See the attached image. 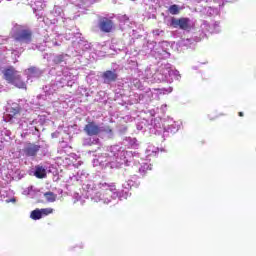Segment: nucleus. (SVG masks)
<instances>
[{
  "mask_svg": "<svg viewBox=\"0 0 256 256\" xmlns=\"http://www.w3.org/2000/svg\"><path fill=\"white\" fill-rule=\"evenodd\" d=\"M89 179H91V176L87 170H79L76 174V181H81V183H87Z\"/></svg>",
  "mask_w": 256,
  "mask_h": 256,
  "instance_id": "nucleus-21",
  "label": "nucleus"
},
{
  "mask_svg": "<svg viewBox=\"0 0 256 256\" xmlns=\"http://www.w3.org/2000/svg\"><path fill=\"white\" fill-rule=\"evenodd\" d=\"M158 153H159V148L153 145L148 146L146 149L147 157H155V155H157Z\"/></svg>",
  "mask_w": 256,
  "mask_h": 256,
  "instance_id": "nucleus-27",
  "label": "nucleus"
},
{
  "mask_svg": "<svg viewBox=\"0 0 256 256\" xmlns=\"http://www.w3.org/2000/svg\"><path fill=\"white\" fill-rule=\"evenodd\" d=\"M146 127L151 135H161L162 133H166V127L163 125V120L160 118L152 119Z\"/></svg>",
  "mask_w": 256,
  "mask_h": 256,
  "instance_id": "nucleus-11",
  "label": "nucleus"
},
{
  "mask_svg": "<svg viewBox=\"0 0 256 256\" xmlns=\"http://www.w3.org/2000/svg\"><path fill=\"white\" fill-rule=\"evenodd\" d=\"M5 201V203H16L17 202V199H15V197H13V198H7V199H5L4 200Z\"/></svg>",
  "mask_w": 256,
  "mask_h": 256,
  "instance_id": "nucleus-41",
  "label": "nucleus"
},
{
  "mask_svg": "<svg viewBox=\"0 0 256 256\" xmlns=\"http://www.w3.org/2000/svg\"><path fill=\"white\" fill-rule=\"evenodd\" d=\"M147 171H151V165L144 163L143 165H141V167L139 168V173H141V175H145V173Z\"/></svg>",
  "mask_w": 256,
  "mask_h": 256,
  "instance_id": "nucleus-32",
  "label": "nucleus"
},
{
  "mask_svg": "<svg viewBox=\"0 0 256 256\" xmlns=\"http://www.w3.org/2000/svg\"><path fill=\"white\" fill-rule=\"evenodd\" d=\"M172 24L175 27H180L184 31H189L192 27L191 20L189 18L173 19Z\"/></svg>",
  "mask_w": 256,
  "mask_h": 256,
  "instance_id": "nucleus-15",
  "label": "nucleus"
},
{
  "mask_svg": "<svg viewBox=\"0 0 256 256\" xmlns=\"http://www.w3.org/2000/svg\"><path fill=\"white\" fill-rule=\"evenodd\" d=\"M138 99V103H149L151 99H153V91H151V88H145L144 92H140L139 94H136Z\"/></svg>",
  "mask_w": 256,
  "mask_h": 256,
  "instance_id": "nucleus-16",
  "label": "nucleus"
},
{
  "mask_svg": "<svg viewBox=\"0 0 256 256\" xmlns=\"http://www.w3.org/2000/svg\"><path fill=\"white\" fill-rule=\"evenodd\" d=\"M3 75L4 79L7 83H10V85H14V87H17L18 89H27V84L21 79V74H19L15 68H7L4 70Z\"/></svg>",
  "mask_w": 256,
  "mask_h": 256,
  "instance_id": "nucleus-8",
  "label": "nucleus"
},
{
  "mask_svg": "<svg viewBox=\"0 0 256 256\" xmlns=\"http://www.w3.org/2000/svg\"><path fill=\"white\" fill-rule=\"evenodd\" d=\"M11 35L20 45H29L33 41V32L27 26L15 24L11 30Z\"/></svg>",
  "mask_w": 256,
  "mask_h": 256,
  "instance_id": "nucleus-5",
  "label": "nucleus"
},
{
  "mask_svg": "<svg viewBox=\"0 0 256 256\" xmlns=\"http://www.w3.org/2000/svg\"><path fill=\"white\" fill-rule=\"evenodd\" d=\"M25 75L27 76L28 81H31V79H39V77L43 75V70L37 67H30L25 70Z\"/></svg>",
  "mask_w": 256,
  "mask_h": 256,
  "instance_id": "nucleus-17",
  "label": "nucleus"
},
{
  "mask_svg": "<svg viewBox=\"0 0 256 256\" xmlns=\"http://www.w3.org/2000/svg\"><path fill=\"white\" fill-rule=\"evenodd\" d=\"M69 59H71V56H69L68 54H56L53 56L52 61L53 63H55V65H60L61 67H65Z\"/></svg>",
  "mask_w": 256,
  "mask_h": 256,
  "instance_id": "nucleus-18",
  "label": "nucleus"
},
{
  "mask_svg": "<svg viewBox=\"0 0 256 256\" xmlns=\"http://www.w3.org/2000/svg\"><path fill=\"white\" fill-rule=\"evenodd\" d=\"M179 124L177 122H172L171 124H168L166 127V133H177L179 131Z\"/></svg>",
  "mask_w": 256,
  "mask_h": 256,
  "instance_id": "nucleus-28",
  "label": "nucleus"
},
{
  "mask_svg": "<svg viewBox=\"0 0 256 256\" xmlns=\"http://www.w3.org/2000/svg\"><path fill=\"white\" fill-rule=\"evenodd\" d=\"M51 213H53V208L35 209L31 212L30 217L33 221H39V219H43V217L51 215Z\"/></svg>",
  "mask_w": 256,
  "mask_h": 256,
  "instance_id": "nucleus-13",
  "label": "nucleus"
},
{
  "mask_svg": "<svg viewBox=\"0 0 256 256\" xmlns=\"http://www.w3.org/2000/svg\"><path fill=\"white\" fill-rule=\"evenodd\" d=\"M136 127H137L138 131H147V126L144 127L143 122L138 123Z\"/></svg>",
  "mask_w": 256,
  "mask_h": 256,
  "instance_id": "nucleus-37",
  "label": "nucleus"
},
{
  "mask_svg": "<svg viewBox=\"0 0 256 256\" xmlns=\"http://www.w3.org/2000/svg\"><path fill=\"white\" fill-rule=\"evenodd\" d=\"M0 197H5V191L0 190Z\"/></svg>",
  "mask_w": 256,
  "mask_h": 256,
  "instance_id": "nucleus-50",
  "label": "nucleus"
},
{
  "mask_svg": "<svg viewBox=\"0 0 256 256\" xmlns=\"http://www.w3.org/2000/svg\"><path fill=\"white\" fill-rule=\"evenodd\" d=\"M99 29L104 33H111L113 30V21L109 20L108 18H103L99 22Z\"/></svg>",
  "mask_w": 256,
  "mask_h": 256,
  "instance_id": "nucleus-20",
  "label": "nucleus"
},
{
  "mask_svg": "<svg viewBox=\"0 0 256 256\" xmlns=\"http://www.w3.org/2000/svg\"><path fill=\"white\" fill-rule=\"evenodd\" d=\"M4 41H7V39H3V36H0V45H3Z\"/></svg>",
  "mask_w": 256,
  "mask_h": 256,
  "instance_id": "nucleus-49",
  "label": "nucleus"
},
{
  "mask_svg": "<svg viewBox=\"0 0 256 256\" xmlns=\"http://www.w3.org/2000/svg\"><path fill=\"white\" fill-rule=\"evenodd\" d=\"M45 47H59L61 45L57 42V39L53 38V36H44Z\"/></svg>",
  "mask_w": 256,
  "mask_h": 256,
  "instance_id": "nucleus-23",
  "label": "nucleus"
},
{
  "mask_svg": "<svg viewBox=\"0 0 256 256\" xmlns=\"http://www.w3.org/2000/svg\"><path fill=\"white\" fill-rule=\"evenodd\" d=\"M98 187L101 190L100 193H97L94 197L95 203L102 201L105 205L109 203H115L117 199H127V192H119L115 186V183L99 182Z\"/></svg>",
  "mask_w": 256,
  "mask_h": 256,
  "instance_id": "nucleus-2",
  "label": "nucleus"
},
{
  "mask_svg": "<svg viewBox=\"0 0 256 256\" xmlns=\"http://www.w3.org/2000/svg\"><path fill=\"white\" fill-rule=\"evenodd\" d=\"M168 11L171 15H179V6L176 4L171 5Z\"/></svg>",
  "mask_w": 256,
  "mask_h": 256,
  "instance_id": "nucleus-34",
  "label": "nucleus"
},
{
  "mask_svg": "<svg viewBox=\"0 0 256 256\" xmlns=\"http://www.w3.org/2000/svg\"><path fill=\"white\" fill-rule=\"evenodd\" d=\"M124 189H131V187H139V184L133 180H128L123 184Z\"/></svg>",
  "mask_w": 256,
  "mask_h": 256,
  "instance_id": "nucleus-33",
  "label": "nucleus"
},
{
  "mask_svg": "<svg viewBox=\"0 0 256 256\" xmlns=\"http://www.w3.org/2000/svg\"><path fill=\"white\" fill-rule=\"evenodd\" d=\"M160 111H161V113H165V111H167V104H163V105L160 107Z\"/></svg>",
  "mask_w": 256,
  "mask_h": 256,
  "instance_id": "nucleus-44",
  "label": "nucleus"
},
{
  "mask_svg": "<svg viewBox=\"0 0 256 256\" xmlns=\"http://www.w3.org/2000/svg\"><path fill=\"white\" fill-rule=\"evenodd\" d=\"M0 177L6 181V183L21 181V179L25 177V171L21 170L19 166L5 160L0 163Z\"/></svg>",
  "mask_w": 256,
  "mask_h": 256,
  "instance_id": "nucleus-3",
  "label": "nucleus"
},
{
  "mask_svg": "<svg viewBox=\"0 0 256 256\" xmlns=\"http://www.w3.org/2000/svg\"><path fill=\"white\" fill-rule=\"evenodd\" d=\"M129 65H131L132 69H135L137 67V61L136 60H128Z\"/></svg>",
  "mask_w": 256,
  "mask_h": 256,
  "instance_id": "nucleus-38",
  "label": "nucleus"
},
{
  "mask_svg": "<svg viewBox=\"0 0 256 256\" xmlns=\"http://www.w3.org/2000/svg\"><path fill=\"white\" fill-rule=\"evenodd\" d=\"M173 75H175L177 81H179V79H181V74H179V71H177V70L174 71V72H173Z\"/></svg>",
  "mask_w": 256,
  "mask_h": 256,
  "instance_id": "nucleus-43",
  "label": "nucleus"
},
{
  "mask_svg": "<svg viewBox=\"0 0 256 256\" xmlns=\"http://www.w3.org/2000/svg\"><path fill=\"white\" fill-rule=\"evenodd\" d=\"M161 33H163V30H159V29L153 30V35L155 37H159V35H161Z\"/></svg>",
  "mask_w": 256,
  "mask_h": 256,
  "instance_id": "nucleus-39",
  "label": "nucleus"
},
{
  "mask_svg": "<svg viewBox=\"0 0 256 256\" xmlns=\"http://www.w3.org/2000/svg\"><path fill=\"white\" fill-rule=\"evenodd\" d=\"M13 52L12 53H17V50H12Z\"/></svg>",
  "mask_w": 256,
  "mask_h": 256,
  "instance_id": "nucleus-53",
  "label": "nucleus"
},
{
  "mask_svg": "<svg viewBox=\"0 0 256 256\" xmlns=\"http://www.w3.org/2000/svg\"><path fill=\"white\" fill-rule=\"evenodd\" d=\"M35 123H37V121H36V120L28 121V122H27V125H35Z\"/></svg>",
  "mask_w": 256,
  "mask_h": 256,
  "instance_id": "nucleus-48",
  "label": "nucleus"
},
{
  "mask_svg": "<svg viewBox=\"0 0 256 256\" xmlns=\"http://www.w3.org/2000/svg\"><path fill=\"white\" fill-rule=\"evenodd\" d=\"M93 166H94V167H99V166H101V162H99V157L93 160Z\"/></svg>",
  "mask_w": 256,
  "mask_h": 256,
  "instance_id": "nucleus-40",
  "label": "nucleus"
},
{
  "mask_svg": "<svg viewBox=\"0 0 256 256\" xmlns=\"http://www.w3.org/2000/svg\"><path fill=\"white\" fill-rule=\"evenodd\" d=\"M66 37L67 39H76L73 41V47L78 55H83L85 51L91 49V44L87 40L81 38V33L79 32H68Z\"/></svg>",
  "mask_w": 256,
  "mask_h": 256,
  "instance_id": "nucleus-9",
  "label": "nucleus"
},
{
  "mask_svg": "<svg viewBox=\"0 0 256 256\" xmlns=\"http://www.w3.org/2000/svg\"><path fill=\"white\" fill-rule=\"evenodd\" d=\"M34 175L37 179H45V177H47V168L39 165L36 166Z\"/></svg>",
  "mask_w": 256,
  "mask_h": 256,
  "instance_id": "nucleus-22",
  "label": "nucleus"
},
{
  "mask_svg": "<svg viewBox=\"0 0 256 256\" xmlns=\"http://www.w3.org/2000/svg\"><path fill=\"white\" fill-rule=\"evenodd\" d=\"M119 75L117 74L116 70H108L103 72L102 74V81L105 85H111V83H115Z\"/></svg>",
  "mask_w": 256,
  "mask_h": 256,
  "instance_id": "nucleus-14",
  "label": "nucleus"
},
{
  "mask_svg": "<svg viewBox=\"0 0 256 256\" xmlns=\"http://www.w3.org/2000/svg\"><path fill=\"white\" fill-rule=\"evenodd\" d=\"M56 69H59V66Z\"/></svg>",
  "mask_w": 256,
  "mask_h": 256,
  "instance_id": "nucleus-56",
  "label": "nucleus"
},
{
  "mask_svg": "<svg viewBox=\"0 0 256 256\" xmlns=\"http://www.w3.org/2000/svg\"><path fill=\"white\" fill-rule=\"evenodd\" d=\"M84 132L89 137H95V135H99L101 133H105L107 135L108 139H113V129L109 126H103V125H97L95 122H89L84 127Z\"/></svg>",
  "mask_w": 256,
  "mask_h": 256,
  "instance_id": "nucleus-7",
  "label": "nucleus"
},
{
  "mask_svg": "<svg viewBox=\"0 0 256 256\" xmlns=\"http://www.w3.org/2000/svg\"><path fill=\"white\" fill-rule=\"evenodd\" d=\"M141 53L143 55H152L159 59H168V57H171V54L161 49V44H157L155 41H147V43L143 44Z\"/></svg>",
  "mask_w": 256,
  "mask_h": 256,
  "instance_id": "nucleus-6",
  "label": "nucleus"
},
{
  "mask_svg": "<svg viewBox=\"0 0 256 256\" xmlns=\"http://www.w3.org/2000/svg\"><path fill=\"white\" fill-rule=\"evenodd\" d=\"M62 75V78L54 81L52 80L50 84L46 85L43 88L45 95H39L38 99H41V97L43 99H47V97L48 99H51V95H55V93H57L59 89H62V87H65V85H67L68 87H72L73 81H71V76H69V72L67 71V69L62 72Z\"/></svg>",
  "mask_w": 256,
  "mask_h": 256,
  "instance_id": "nucleus-4",
  "label": "nucleus"
},
{
  "mask_svg": "<svg viewBox=\"0 0 256 256\" xmlns=\"http://www.w3.org/2000/svg\"><path fill=\"white\" fill-rule=\"evenodd\" d=\"M156 81H169V77H171V69L165 68L161 69L160 72L155 73L152 76Z\"/></svg>",
  "mask_w": 256,
  "mask_h": 256,
  "instance_id": "nucleus-19",
  "label": "nucleus"
},
{
  "mask_svg": "<svg viewBox=\"0 0 256 256\" xmlns=\"http://www.w3.org/2000/svg\"><path fill=\"white\" fill-rule=\"evenodd\" d=\"M149 71H151V70L150 69H146V71H145L147 79H151V75H149Z\"/></svg>",
  "mask_w": 256,
  "mask_h": 256,
  "instance_id": "nucleus-46",
  "label": "nucleus"
},
{
  "mask_svg": "<svg viewBox=\"0 0 256 256\" xmlns=\"http://www.w3.org/2000/svg\"><path fill=\"white\" fill-rule=\"evenodd\" d=\"M124 145H126L127 147H133L134 149L136 147H139V143L137 142V138H131V137H127L123 140Z\"/></svg>",
  "mask_w": 256,
  "mask_h": 256,
  "instance_id": "nucleus-26",
  "label": "nucleus"
},
{
  "mask_svg": "<svg viewBox=\"0 0 256 256\" xmlns=\"http://www.w3.org/2000/svg\"><path fill=\"white\" fill-rule=\"evenodd\" d=\"M132 159H127L131 157ZM139 158V154L129 151H125V149L119 145L110 146L106 153L98 156V161L100 162V167H110V169H119L121 165H125L127 161H134L137 163Z\"/></svg>",
  "mask_w": 256,
  "mask_h": 256,
  "instance_id": "nucleus-1",
  "label": "nucleus"
},
{
  "mask_svg": "<svg viewBox=\"0 0 256 256\" xmlns=\"http://www.w3.org/2000/svg\"><path fill=\"white\" fill-rule=\"evenodd\" d=\"M3 135H11L10 130H7V128L0 130V147L3 145L4 141H7V138L3 137Z\"/></svg>",
  "mask_w": 256,
  "mask_h": 256,
  "instance_id": "nucleus-30",
  "label": "nucleus"
},
{
  "mask_svg": "<svg viewBox=\"0 0 256 256\" xmlns=\"http://www.w3.org/2000/svg\"><path fill=\"white\" fill-rule=\"evenodd\" d=\"M194 43H195L194 38H187L182 40V45H184L185 47H189V45H193Z\"/></svg>",
  "mask_w": 256,
  "mask_h": 256,
  "instance_id": "nucleus-36",
  "label": "nucleus"
},
{
  "mask_svg": "<svg viewBox=\"0 0 256 256\" xmlns=\"http://www.w3.org/2000/svg\"><path fill=\"white\" fill-rule=\"evenodd\" d=\"M197 3H202V1H205L206 3H211L212 0H196ZM214 3H218L220 7H223L225 5V0H213Z\"/></svg>",
  "mask_w": 256,
  "mask_h": 256,
  "instance_id": "nucleus-35",
  "label": "nucleus"
},
{
  "mask_svg": "<svg viewBox=\"0 0 256 256\" xmlns=\"http://www.w3.org/2000/svg\"><path fill=\"white\" fill-rule=\"evenodd\" d=\"M118 20L120 23H122V25H127V27H130L132 24L131 21H129V17H127V15L118 16Z\"/></svg>",
  "mask_w": 256,
  "mask_h": 256,
  "instance_id": "nucleus-31",
  "label": "nucleus"
},
{
  "mask_svg": "<svg viewBox=\"0 0 256 256\" xmlns=\"http://www.w3.org/2000/svg\"><path fill=\"white\" fill-rule=\"evenodd\" d=\"M8 1H11V0H8Z\"/></svg>",
  "mask_w": 256,
  "mask_h": 256,
  "instance_id": "nucleus-57",
  "label": "nucleus"
},
{
  "mask_svg": "<svg viewBox=\"0 0 256 256\" xmlns=\"http://www.w3.org/2000/svg\"><path fill=\"white\" fill-rule=\"evenodd\" d=\"M75 55H79V54L76 52V54H74V57H75Z\"/></svg>",
  "mask_w": 256,
  "mask_h": 256,
  "instance_id": "nucleus-54",
  "label": "nucleus"
},
{
  "mask_svg": "<svg viewBox=\"0 0 256 256\" xmlns=\"http://www.w3.org/2000/svg\"><path fill=\"white\" fill-rule=\"evenodd\" d=\"M97 189H99V184H96L93 179H88L86 182L82 183V190H83V195L87 199H92V201H95V195L97 193Z\"/></svg>",
  "mask_w": 256,
  "mask_h": 256,
  "instance_id": "nucleus-10",
  "label": "nucleus"
},
{
  "mask_svg": "<svg viewBox=\"0 0 256 256\" xmlns=\"http://www.w3.org/2000/svg\"><path fill=\"white\" fill-rule=\"evenodd\" d=\"M22 129H24L23 124H21Z\"/></svg>",
  "mask_w": 256,
  "mask_h": 256,
  "instance_id": "nucleus-55",
  "label": "nucleus"
},
{
  "mask_svg": "<svg viewBox=\"0 0 256 256\" xmlns=\"http://www.w3.org/2000/svg\"><path fill=\"white\" fill-rule=\"evenodd\" d=\"M134 85L137 87V89L141 90V82L139 80H134Z\"/></svg>",
  "mask_w": 256,
  "mask_h": 256,
  "instance_id": "nucleus-42",
  "label": "nucleus"
},
{
  "mask_svg": "<svg viewBox=\"0 0 256 256\" xmlns=\"http://www.w3.org/2000/svg\"><path fill=\"white\" fill-rule=\"evenodd\" d=\"M6 115H8V117H10V121L13 120V118L15 117V115H19V105L18 104H13L12 107L8 108L6 110Z\"/></svg>",
  "mask_w": 256,
  "mask_h": 256,
  "instance_id": "nucleus-24",
  "label": "nucleus"
},
{
  "mask_svg": "<svg viewBox=\"0 0 256 256\" xmlns=\"http://www.w3.org/2000/svg\"><path fill=\"white\" fill-rule=\"evenodd\" d=\"M41 151V145L35 143H28L25 144L22 152L24 153L25 157H37V153Z\"/></svg>",
  "mask_w": 256,
  "mask_h": 256,
  "instance_id": "nucleus-12",
  "label": "nucleus"
},
{
  "mask_svg": "<svg viewBox=\"0 0 256 256\" xmlns=\"http://www.w3.org/2000/svg\"><path fill=\"white\" fill-rule=\"evenodd\" d=\"M239 117H243V112L238 113Z\"/></svg>",
  "mask_w": 256,
  "mask_h": 256,
  "instance_id": "nucleus-52",
  "label": "nucleus"
},
{
  "mask_svg": "<svg viewBox=\"0 0 256 256\" xmlns=\"http://www.w3.org/2000/svg\"><path fill=\"white\" fill-rule=\"evenodd\" d=\"M234 0H226V3H233Z\"/></svg>",
  "mask_w": 256,
  "mask_h": 256,
  "instance_id": "nucleus-51",
  "label": "nucleus"
},
{
  "mask_svg": "<svg viewBox=\"0 0 256 256\" xmlns=\"http://www.w3.org/2000/svg\"><path fill=\"white\" fill-rule=\"evenodd\" d=\"M54 11L57 13L58 12V15H61V8L55 6L54 7Z\"/></svg>",
  "mask_w": 256,
  "mask_h": 256,
  "instance_id": "nucleus-45",
  "label": "nucleus"
},
{
  "mask_svg": "<svg viewBox=\"0 0 256 256\" xmlns=\"http://www.w3.org/2000/svg\"><path fill=\"white\" fill-rule=\"evenodd\" d=\"M3 137H5L6 139L4 141H8L9 139H11V135L3 134Z\"/></svg>",
  "mask_w": 256,
  "mask_h": 256,
  "instance_id": "nucleus-47",
  "label": "nucleus"
},
{
  "mask_svg": "<svg viewBox=\"0 0 256 256\" xmlns=\"http://www.w3.org/2000/svg\"><path fill=\"white\" fill-rule=\"evenodd\" d=\"M44 197L46 201H48V203H55V201L57 200V194L53 192L44 193Z\"/></svg>",
  "mask_w": 256,
  "mask_h": 256,
  "instance_id": "nucleus-29",
  "label": "nucleus"
},
{
  "mask_svg": "<svg viewBox=\"0 0 256 256\" xmlns=\"http://www.w3.org/2000/svg\"><path fill=\"white\" fill-rule=\"evenodd\" d=\"M99 143V138L88 137L83 139L82 145H84V147H91L92 145H99Z\"/></svg>",
  "mask_w": 256,
  "mask_h": 256,
  "instance_id": "nucleus-25",
  "label": "nucleus"
}]
</instances>
